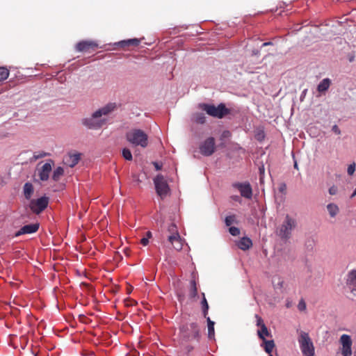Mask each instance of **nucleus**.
<instances>
[{
  "instance_id": "nucleus-20",
  "label": "nucleus",
  "mask_w": 356,
  "mask_h": 356,
  "mask_svg": "<svg viewBox=\"0 0 356 356\" xmlns=\"http://www.w3.org/2000/svg\"><path fill=\"white\" fill-rule=\"evenodd\" d=\"M237 245L241 250H247L252 247V242L250 238L248 237H243L238 242Z\"/></svg>"
},
{
  "instance_id": "nucleus-27",
  "label": "nucleus",
  "mask_w": 356,
  "mask_h": 356,
  "mask_svg": "<svg viewBox=\"0 0 356 356\" xmlns=\"http://www.w3.org/2000/svg\"><path fill=\"white\" fill-rule=\"evenodd\" d=\"M63 173H64L63 168L61 167H58L54 170V171L53 172L52 179L54 181H58L60 178V177L63 175Z\"/></svg>"
},
{
  "instance_id": "nucleus-4",
  "label": "nucleus",
  "mask_w": 356,
  "mask_h": 356,
  "mask_svg": "<svg viewBox=\"0 0 356 356\" xmlns=\"http://www.w3.org/2000/svg\"><path fill=\"white\" fill-rule=\"evenodd\" d=\"M167 232L169 234L167 237L169 243L175 250L180 251L183 248L184 240L180 236L177 225L172 222L168 225Z\"/></svg>"
},
{
  "instance_id": "nucleus-10",
  "label": "nucleus",
  "mask_w": 356,
  "mask_h": 356,
  "mask_svg": "<svg viewBox=\"0 0 356 356\" xmlns=\"http://www.w3.org/2000/svg\"><path fill=\"white\" fill-rule=\"evenodd\" d=\"M200 152L205 156L212 155L216 150V141L213 137H209L199 147Z\"/></svg>"
},
{
  "instance_id": "nucleus-44",
  "label": "nucleus",
  "mask_w": 356,
  "mask_h": 356,
  "mask_svg": "<svg viewBox=\"0 0 356 356\" xmlns=\"http://www.w3.org/2000/svg\"><path fill=\"white\" fill-rule=\"evenodd\" d=\"M272 44V42H264L262 46L263 47H265V46H268V45H271Z\"/></svg>"
},
{
  "instance_id": "nucleus-1",
  "label": "nucleus",
  "mask_w": 356,
  "mask_h": 356,
  "mask_svg": "<svg viewBox=\"0 0 356 356\" xmlns=\"http://www.w3.org/2000/svg\"><path fill=\"white\" fill-rule=\"evenodd\" d=\"M115 108V104H108L94 112L89 118L82 120V124L90 129H98L106 123V120L102 115H107Z\"/></svg>"
},
{
  "instance_id": "nucleus-36",
  "label": "nucleus",
  "mask_w": 356,
  "mask_h": 356,
  "mask_svg": "<svg viewBox=\"0 0 356 356\" xmlns=\"http://www.w3.org/2000/svg\"><path fill=\"white\" fill-rule=\"evenodd\" d=\"M327 209L331 217H334V205L332 203H330L327 205Z\"/></svg>"
},
{
  "instance_id": "nucleus-14",
  "label": "nucleus",
  "mask_w": 356,
  "mask_h": 356,
  "mask_svg": "<svg viewBox=\"0 0 356 356\" xmlns=\"http://www.w3.org/2000/svg\"><path fill=\"white\" fill-rule=\"evenodd\" d=\"M346 285L350 293L356 296V269L348 274Z\"/></svg>"
},
{
  "instance_id": "nucleus-51",
  "label": "nucleus",
  "mask_w": 356,
  "mask_h": 356,
  "mask_svg": "<svg viewBox=\"0 0 356 356\" xmlns=\"http://www.w3.org/2000/svg\"><path fill=\"white\" fill-rule=\"evenodd\" d=\"M306 90H303V95H305Z\"/></svg>"
},
{
  "instance_id": "nucleus-9",
  "label": "nucleus",
  "mask_w": 356,
  "mask_h": 356,
  "mask_svg": "<svg viewBox=\"0 0 356 356\" xmlns=\"http://www.w3.org/2000/svg\"><path fill=\"white\" fill-rule=\"evenodd\" d=\"M341 347L339 348V353L342 356H351L353 341L350 335L343 334L339 339Z\"/></svg>"
},
{
  "instance_id": "nucleus-3",
  "label": "nucleus",
  "mask_w": 356,
  "mask_h": 356,
  "mask_svg": "<svg viewBox=\"0 0 356 356\" xmlns=\"http://www.w3.org/2000/svg\"><path fill=\"white\" fill-rule=\"evenodd\" d=\"M129 143L134 146L145 148L148 145V136L141 129H133L126 134Z\"/></svg>"
},
{
  "instance_id": "nucleus-39",
  "label": "nucleus",
  "mask_w": 356,
  "mask_h": 356,
  "mask_svg": "<svg viewBox=\"0 0 356 356\" xmlns=\"http://www.w3.org/2000/svg\"><path fill=\"white\" fill-rule=\"evenodd\" d=\"M149 243V240L147 239V238H145V237H143L141 240H140V243L143 245H147Z\"/></svg>"
},
{
  "instance_id": "nucleus-15",
  "label": "nucleus",
  "mask_w": 356,
  "mask_h": 356,
  "mask_svg": "<svg viewBox=\"0 0 356 356\" xmlns=\"http://www.w3.org/2000/svg\"><path fill=\"white\" fill-rule=\"evenodd\" d=\"M39 229L38 223L29 224L23 226L19 231L15 233V236L26 234H33L36 232Z\"/></svg>"
},
{
  "instance_id": "nucleus-8",
  "label": "nucleus",
  "mask_w": 356,
  "mask_h": 356,
  "mask_svg": "<svg viewBox=\"0 0 356 356\" xmlns=\"http://www.w3.org/2000/svg\"><path fill=\"white\" fill-rule=\"evenodd\" d=\"M154 183L158 195H159L162 199L165 197L170 191V188L163 176L158 175L154 179Z\"/></svg>"
},
{
  "instance_id": "nucleus-13",
  "label": "nucleus",
  "mask_w": 356,
  "mask_h": 356,
  "mask_svg": "<svg viewBox=\"0 0 356 356\" xmlns=\"http://www.w3.org/2000/svg\"><path fill=\"white\" fill-rule=\"evenodd\" d=\"M234 186L236 188L241 195V196L250 199L252 195V190L249 183H236Z\"/></svg>"
},
{
  "instance_id": "nucleus-26",
  "label": "nucleus",
  "mask_w": 356,
  "mask_h": 356,
  "mask_svg": "<svg viewBox=\"0 0 356 356\" xmlns=\"http://www.w3.org/2000/svg\"><path fill=\"white\" fill-rule=\"evenodd\" d=\"M202 296H203V298H202V300L201 302V305H202L203 316L204 318H206L208 314L209 305H208L207 300L205 298L204 293H202Z\"/></svg>"
},
{
  "instance_id": "nucleus-16",
  "label": "nucleus",
  "mask_w": 356,
  "mask_h": 356,
  "mask_svg": "<svg viewBox=\"0 0 356 356\" xmlns=\"http://www.w3.org/2000/svg\"><path fill=\"white\" fill-rule=\"evenodd\" d=\"M80 160L79 154H68L63 159V162L65 165L70 168L75 166Z\"/></svg>"
},
{
  "instance_id": "nucleus-17",
  "label": "nucleus",
  "mask_w": 356,
  "mask_h": 356,
  "mask_svg": "<svg viewBox=\"0 0 356 356\" xmlns=\"http://www.w3.org/2000/svg\"><path fill=\"white\" fill-rule=\"evenodd\" d=\"M51 171V165L49 163H45L39 171V177L42 181H47L49 179V173Z\"/></svg>"
},
{
  "instance_id": "nucleus-47",
  "label": "nucleus",
  "mask_w": 356,
  "mask_h": 356,
  "mask_svg": "<svg viewBox=\"0 0 356 356\" xmlns=\"http://www.w3.org/2000/svg\"><path fill=\"white\" fill-rule=\"evenodd\" d=\"M193 349V348L192 346H188V352L191 351Z\"/></svg>"
},
{
  "instance_id": "nucleus-11",
  "label": "nucleus",
  "mask_w": 356,
  "mask_h": 356,
  "mask_svg": "<svg viewBox=\"0 0 356 356\" xmlns=\"http://www.w3.org/2000/svg\"><path fill=\"white\" fill-rule=\"evenodd\" d=\"M48 204L49 197L43 196L37 200H31L30 209L33 213L39 214L47 207Z\"/></svg>"
},
{
  "instance_id": "nucleus-37",
  "label": "nucleus",
  "mask_w": 356,
  "mask_h": 356,
  "mask_svg": "<svg viewBox=\"0 0 356 356\" xmlns=\"http://www.w3.org/2000/svg\"><path fill=\"white\" fill-rule=\"evenodd\" d=\"M355 170V164L353 163V164L349 165V166L348 167V170H347L348 174L349 175H352L354 173Z\"/></svg>"
},
{
  "instance_id": "nucleus-31",
  "label": "nucleus",
  "mask_w": 356,
  "mask_h": 356,
  "mask_svg": "<svg viewBox=\"0 0 356 356\" xmlns=\"http://www.w3.org/2000/svg\"><path fill=\"white\" fill-rule=\"evenodd\" d=\"M234 221H235V216L234 215L228 216L225 218V223L226 226L229 227L232 224H233L234 222Z\"/></svg>"
},
{
  "instance_id": "nucleus-23",
  "label": "nucleus",
  "mask_w": 356,
  "mask_h": 356,
  "mask_svg": "<svg viewBox=\"0 0 356 356\" xmlns=\"http://www.w3.org/2000/svg\"><path fill=\"white\" fill-rule=\"evenodd\" d=\"M331 83V80L329 79H324L318 85L317 90L320 93L325 92L330 87Z\"/></svg>"
},
{
  "instance_id": "nucleus-30",
  "label": "nucleus",
  "mask_w": 356,
  "mask_h": 356,
  "mask_svg": "<svg viewBox=\"0 0 356 356\" xmlns=\"http://www.w3.org/2000/svg\"><path fill=\"white\" fill-rule=\"evenodd\" d=\"M122 156L127 161L132 160V154L131 151L127 148H124L122 149Z\"/></svg>"
},
{
  "instance_id": "nucleus-49",
  "label": "nucleus",
  "mask_w": 356,
  "mask_h": 356,
  "mask_svg": "<svg viewBox=\"0 0 356 356\" xmlns=\"http://www.w3.org/2000/svg\"><path fill=\"white\" fill-rule=\"evenodd\" d=\"M294 168L298 169V164L296 162H295V163H294Z\"/></svg>"
},
{
  "instance_id": "nucleus-38",
  "label": "nucleus",
  "mask_w": 356,
  "mask_h": 356,
  "mask_svg": "<svg viewBox=\"0 0 356 356\" xmlns=\"http://www.w3.org/2000/svg\"><path fill=\"white\" fill-rule=\"evenodd\" d=\"M286 190V185L284 183L281 184L279 187V191L282 193H284Z\"/></svg>"
},
{
  "instance_id": "nucleus-5",
  "label": "nucleus",
  "mask_w": 356,
  "mask_h": 356,
  "mask_svg": "<svg viewBox=\"0 0 356 356\" xmlns=\"http://www.w3.org/2000/svg\"><path fill=\"white\" fill-rule=\"evenodd\" d=\"M200 106L208 115L220 119L230 113V110L227 108L225 105L222 103L218 106L208 104H203Z\"/></svg>"
},
{
  "instance_id": "nucleus-45",
  "label": "nucleus",
  "mask_w": 356,
  "mask_h": 356,
  "mask_svg": "<svg viewBox=\"0 0 356 356\" xmlns=\"http://www.w3.org/2000/svg\"><path fill=\"white\" fill-rule=\"evenodd\" d=\"M356 195V188L350 196V198H353Z\"/></svg>"
},
{
  "instance_id": "nucleus-34",
  "label": "nucleus",
  "mask_w": 356,
  "mask_h": 356,
  "mask_svg": "<svg viewBox=\"0 0 356 356\" xmlns=\"http://www.w3.org/2000/svg\"><path fill=\"white\" fill-rule=\"evenodd\" d=\"M298 309L300 311H305L306 309V303L303 299H301L298 305Z\"/></svg>"
},
{
  "instance_id": "nucleus-12",
  "label": "nucleus",
  "mask_w": 356,
  "mask_h": 356,
  "mask_svg": "<svg viewBox=\"0 0 356 356\" xmlns=\"http://www.w3.org/2000/svg\"><path fill=\"white\" fill-rule=\"evenodd\" d=\"M98 47L97 42L91 40H82L76 45V50L79 52L91 53Z\"/></svg>"
},
{
  "instance_id": "nucleus-22",
  "label": "nucleus",
  "mask_w": 356,
  "mask_h": 356,
  "mask_svg": "<svg viewBox=\"0 0 356 356\" xmlns=\"http://www.w3.org/2000/svg\"><path fill=\"white\" fill-rule=\"evenodd\" d=\"M24 195L26 199L29 200L33 193V186L31 183L26 182L24 185Z\"/></svg>"
},
{
  "instance_id": "nucleus-43",
  "label": "nucleus",
  "mask_w": 356,
  "mask_h": 356,
  "mask_svg": "<svg viewBox=\"0 0 356 356\" xmlns=\"http://www.w3.org/2000/svg\"><path fill=\"white\" fill-rule=\"evenodd\" d=\"M334 131H335V135L336 134H340V130L338 129L337 126L335 125V129H334Z\"/></svg>"
},
{
  "instance_id": "nucleus-24",
  "label": "nucleus",
  "mask_w": 356,
  "mask_h": 356,
  "mask_svg": "<svg viewBox=\"0 0 356 356\" xmlns=\"http://www.w3.org/2000/svg\"><path fill=\"white\" fill-rule=\"evenodd\" d=\"M207 321V325H208V337L209 339H213L215 335V331H214V322L212 321L209 317H206Z\"/></svg>"
},
{
  "instance_id": "nucleus-41",
  "label": "nucleus",
  "mask_w": 356,
  "mask_h": 356,
  "mask_svg": "<svg viewBox=\"0 0 356 356\" xmlns=\"http://www.w3.org/2000/svg\"><path fill=\"white\" fill-rule=\"evenodd\" d=\"M152 236V232L150 231H148L146 232V236L145 237L147 238V239L149 240Z\"/></svg>"
},
{
  "instance_id": "nucleus-25",
  "label": "nucleus",
  "mask_w": 356,
  "mask_h": 356,
  "mask_svg": "<svg viewBox=\"0 0 356 356\" xmlns=\"http://www.w3.org/2000/svg\"><path fill=\"white\" fill-rule=\"evenodd\" d=\"M193 120L197 124H204L206 122V118L204 113H197L193 115Z\"/></svg>"
},
{
  "instance_id": "nucleus-40",
  "label": "nucleus",
  "mask_w": 356,
  "mask_h": 356,
  "mask_svg": "<svg viewBox=\"0 0 356 356\" xmlns=\"http://www.w3.org/2000/svg\"><path fill=\"white\" fill-rule=\"evenodd\" d=\"M153 164H154V165L155 168H156L157 170H161V165H159L158 163H156V162H154V163H153Z\"/></svg>"
},
{
  "instance_id": "nucleus-28",
  "label": "nucleus",
  "mask_w": 356,
  "mask_h": 356,
  "mask_svg": "<svg viewBox=\"0 0 356 356\" xmlns=\"http://www.w3.org/2000/svg\"><path fill=\"white\" fill-rule=\"evenodd\" d=\"M189 296L192 298H195L197 296V289L195 280L191 281V290Z\"/></svg>"
},
{
  "instance_id": "nucleus-42",
  "label": "nucleus",
  "mask_w": 356,
  "mask_h": 356,
  "mask_svg": "<svg viewBox=\"0 0 356 356\" xmlns=\"http://www.w3.org/2000/svg\"><path fill=\"white\" fill-rule=\"evenodd\" d=\"M329 193L330 195H334V186H331L329 188Z\"/></svg>"
},
{
  "instance_id": "nucleus-7",
  "label": "nucleus",
  "mask_w": 356,
  "mask_h": 356,
  "mask_svg": "<svg viewBox=\"0 0 356 356\" xmlns=\"http://www.w3.org/2000/svg\"><path fill=\"white\" fill-rule=\"evenodd\" d=\"M296 227V221L295 219L286 215L284 221L277 229V233L279 236L284 239L290 238L291 231Z\"/></svg>"
},
{
  "instance_id": "nucleus-50",
  "label": "nucleus",
  "mask_w": 356,
  "mask_h": 356,
  "mask_svg": "<svg viewBox=\"0 0 356 356\" xmlns=\"http://www.w3.org/2000/svg\"><path fill=\"white\" fill-rule=\"evenodd\" d=\"M349 60H350V61L351 62V61H353V58H350Z\"/></svg>"
},
{
  "instance_id": "nucleus-48",
  "label": "nucleus",
  "mask_w": 356,
  "mask_h": 356,
  "mask_svg": "<svg viewBox=\"0 0 356 356\" xmlns=\"http://www.w3.org/2000/svg\"><path fill=\"white\" fill-rule=\"evenodd\" d=\"M44 155H45V154L40 155V156H35V158H36V159H39V158H40V157L44 156Z\"/></svg>"
},
{
  "instance_id": "nucleus-32",
  "label": "nucleus",
  "mask_w": 356,
  "mask_h": 356,
  "mask_svg": "<svg viewBox=\"0 0 356 356\" xmlns=\"http://www.w3.org/2000/svg\"><path fill=\"white\" fill-rule=\"evenodd\" d=\"M229 232L230 234L234 236H238L240 234V229L236 227H230Z\"/></svg>"
},
{
  "instance_id": "nucleus-46",
  "label": "nucleus",
  "mask_w": 356,
  "mask_h": 356,
  "mask_svg": "<svg viewBox=\"0 0 356 356\" xmlns=\"http://www.w3.org/2000/svg\"><path fill=\"white\" fill-rule=\"evenodd\" d=\"M228 135H229V131H224V132H223V136H228Z\"/></svg>"
},
{
  "instance_id": "nucleus-29",
  "label": "nucleus",
  "mask_w": 356,
  "mask_h": 356,
  "mask_svg": "<svg viewBox=\"0 0 356 356\" xmlns=\"http://www.w3.org/2000/svg\"><path fill=\"white\" fill-rule=\"evenodd\" d=\"M9 76V70L3 67H0V82L6 80Z\"/></svg>"
},
{
  "instance_id": "nucleus-52",
  "label": "nucleus",
  "mask_w": 356,
  "mask_h": 356,
  "mask_svg": "<svg viewBox=\"0 0 356 356\" xmlns=\"http://www.w3.org/2000/svg\"><path fill=\"white\" fill-rule=\"evenodd\" d=\"M306 90H303V95H305Z\"/></svg>"
},
{
  "instance_id": "nucleus-6",
  "label": "nucleus",
  "mask_w": 356,
  "mask_h": 356,
  "mask_svg": "<svg viewBox=\"0 0 356 356\" xmlns=\"http://www.w3.org/2000/svg\"><path fill=\"white\" fill-rule=\"evenodd\" d=\"M300 350L304 356H314V347L309 334L301 332L298 337Z\"/></svg>"
},
{
  "instance_id": "nucleus-35",
  "label": "nucleus",
  "mask_w": 356,
  "mask_h": 356,
  "mask_svg": "<svg viewBox=\"0 0 356 356\" xmlns=\"http://www.w3.org/2000/svg\"><path fill=\"white\" fill-rule=\"evenodd\" d=\"M255 318L257 320V326L261 327L262 325H265L264 323V321L261 316H259L258 314H255Z\"/></svg>"
},
{
  "instance_id": "nucleus-18",
  "label": "nucleus",
  "mask_w": 356,
  "mask_h": 356,
  "mask_svg": "<svg viewBox=\"0 0 356 356\" xmlns=\"http://www.w3.org/2000/svg\"><path fill=\"white\" fill-rule=\"evenodd\" d=\"M140 40L137 38L129 39L125 40L120 41L115 44V45L122 49H125L129 46L137 47L140 44Z\"/></svg>"
},
{
  "instance_id": "nucleus-2",
  "label": "nucleus",
  "mask_w": 356,
  "mask_h": 356,
  "mask_svg": "<svg viewBox=\"0 0 356 356\" xmlns=\"http://www.w3.org/2000/svg\"><path fill=\"white\" fill-rule=\"evenodd\" d=\"M180 337L186 342H199L201 338L199 325L195 322L183 325L180 327Z\"/></svg>"
},
{
  "instance_id": "nucleus-53",
  "label": "nucleus",
  "mask_w": 356,
  "mask_h": 356,
  "mask_svg": "<svg viewBox=\"0 0 356 356\" xmlns=\"http://www.w3.org/2000/svg\"><path fill=\"white\" fill-rule=\"evenodd\" d=\"M334 208H335V210H336V209H338V208L337 207V206H334Z\"/></svg>"
},
{
  "instance_id": "nucleus-33",
  "label": "nucleus",
  "mask_w": 356,
  "mask_h": 356,
  "mask_svg": "<svg viewBox=\"0 0 356 356\" xmlns=\"http://www.w3.org/2000/svg\"><path fill=\"white\" fill-rule=\"evenodd\" d=\"M325 179H326V182H327V184L329 185L330 183H331V181H332V170H329L328 169L326 170V172H325Z\"/></svg>"
},
{
  "instance_id": "nucleus-21",
  "label": "nucleus",
  "mask_w": 356,
  "mask_h": 356,
  "mask_svg": "<svg viewBox=\"0 0 356 356\" xmlns=\"http://www.w3.org/2000/svg\"><path fill=\"white\" fill-rule=\"evenodd\" d=\"M257 335H258L259 338L260 339H261L262 341L266 340V337H272L271 333L268 330L266 325H262L261 327H260V329L257 330Z\"/></svg>"
},
{
  "instance_id": "nucleus-19",
  "label": "nucleus",
  "mask_w": 356,
  "mask_h": 356,
  "mask_svg": "<svg viewBox=\"0 0 356 356\" xmlns=\"http://www.w3.org/2000/svg\"><path fill=\"white\" fill-rule=\"evenodd\" d=\"M263 343L261 345L264 348V350L270 355V356H277V353H273L275 349V344L273 340H265L262 341Z\"/></svg>"
}]
</instances>
